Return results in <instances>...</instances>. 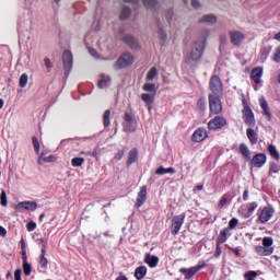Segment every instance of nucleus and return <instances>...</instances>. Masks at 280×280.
Returning a JSON list of instances; mask_svg holds the SVG:
<instances>
[{
    "instance_id": "obj_1",
    "label": "nucleus",
    "mask_w": 280,
    "mask_h": 280,
    "mask_svg": "<svg viewBox=\"0 0 280 280\" xmlns=\"http://www.w3.org/2000/svg\"><path fill=\"white\" fill-rule=\"evenodd\" d=\"M205 42H196L190 51L186 55V62L191 65V62H198L205 54Z\"/></svg>"
},
{
    "instance_id": "obj_2",
    "label": "nucleus",
    "mask_w": 280,
    "mask_h": 280,
    "mask_svg": "<svg viewBox=\"0 0 280 280\" xmlns=\"http://www.w3.org/2000/svg\"><path fill=\"white\" fill-rule=\"evenodd\" d=\"M272 244H275V240H272L270 236H265L262 238V246L257 245L255 247V253L260 257H270V255L275 253V247H272Z\"/></svg>"
},
{
    "instance_id": "obj_3",
    "label": "nucleus",
    "mask_w": 280,
    "mask_h": 280,
    "mask_svg": "<svg viewBox=\"0 0 280 280\" xmlns=\"http://www.w3.org/2000/svg\"><path fill=\"white\" fill-rule=\"evenodd\" d=\"M210 91L209 95H213L214 97L219 96L222 97V93H224V89L222 85V79L218 75H213L210 79Z\"/></svg>"
},
{
    "instance_id": "obj_4",
    "label": "nucleus",
    "mask_w": 280,
    "mask_h": 280,
    "mask_svg": "<svg viewBox=\"0 0 280 280\" xmlns=\"http://www.w3.org/2000/svg\"><path fill=\"white\" fill-rule=\"evenodd\" d=\"M132 62H135V57L130 52H125L116 61V69H126V67H130Z\"/></svg>"
},
{
    "instance_id": "obj_5",
    "label": "nucleus",
    "mask_w": 280,
    "mask_h": 280,
    "mask_svg": "<svg viewBox=\"0 0 280 280\" xmlns=\"http://www.w3.org/2000/svg\"><path fill=\"white\" fill-rule=\"evenodd\" d=\"M183 224H185V214H179L173 218L172 225H171V232L172 235H178V232L180 231Z\"/></svg>"
},
{
    "instance_id": "obj_6",
    "label": "nucleus",
    "mask_w": 280,
    "mask_h": 280,
    "mask_svg": "<svg viewBox=\"0 0 280 280\" xmlns=\"http://www.w3.org/2000/svg\"><path fill=\"white\" fill-rule=\"evenodd\" d=\"M210 112L213 115L222 113V103L220 96L209 95Z\"/></svg>"
},
{
    "instance_id": "obj_7",
    "label": "nucleus",
    "mask_w": 280,
    "mask_h": 280,
    "mask_svg": "<svg viewBox=\"0 0 280 280\" xmlns=\"http://www.w3.org/2000/svg\"><path fill=\"white\" fill-rule=\"evenodd\" d=\"M246 39V35L242 31H230V40L235 47H240Z\"/></svg>"
},
{
    "instance_id": "obj_8",
    "label": "nucleus",
    "mask_w": 280,
    "mask_h": 280,
    "mask_svg": "<svg viewBox=\"0 0 280 280\" xmlns=\"http://www.w3.org/2000/svg\"><path fill=\"white\" fill-rule=\"evenodd\" d=\"M275 215V209L272 207L268 206L265 207L258 217V221L260 224H266V222H269L272 217Z\"/></svg>"
},
{
    "instance_id": "obj_9",
    "label": "nucleus",
    "mask_w": 280,
    "mask_h": 280,
    "mask_svg": "<svg viewBox=\"0 0 280 280\" xmlns=\"http://www.w3.org/2000/svg\"><path fill=\"white\" fill-rule=\"evenodd\" d=\"M243 119L249 128H255V114L253 113V109L250 107L245 106L243 109Z\"/></svg>"
},
{
    "instance_id": "obj_10",
    "label": "nucleus",
    "mask_w": 280,
    "mask_h": 280,
    "mask_svg": "<svg viewBox=\"0 0 280 280\" xmlns=\"http://www.w3.org/2000/svg\"><path fill=\"white\" fill-rule=\"evenodd\" d=\"M72 67H73V55L71 54V51L66 50L63 52V68H65L66 75H69V73H71Z\"/></svg>"
},
{
    "instance_id": "obj_11",
    "label": "nucleus",
    "mask_w": 280,
    "mask_h": 280,
    "mask_svg": "<svg viewBox=\"0 0 280 280\" xmlns=\"http://www.w3.org/2000/svg\"><path fill=\"white\" fill-rule=\"evenodd\" d=\"M224 126H226V119L220 116H217L208 122V128L210 130H220V128H224Z\"/></svg>"
},
{
    "instance_id": "obj_12",
    "label": "nucleus",
    "mask_w": 280,
    "mask_h": 280,
    "mask_svg": "<svg viewBox=\"0 0 280 280\" xmlns=\"http://www.w3.org/2000/svg\"><path fill=\"white\" fill-rule=\"evenodd\" d=\"M259 106L262 109V115L266 117V120L270 121L272 119V113H270V107L268 106L266 97L261 96L259 98Z\"/></svg>"
},
{
    "instance_id": "obj_13",
    "label": "nucleus",
    "mask_w": 280,
    "mask_h": 280,
    "mask_svg": "<svg viewBox=\"0 0 280 280\" xmlns=\"http://www.w3.org/2000/svg\"><path fill=\"white\" fill-rule=\"evenodd\" d=\"M124 130L126 132H135V130H137V122L132 120V116H130V114H125Z\"/></svg>"
},
{
    "instance_id": "obj_14",
    "label": "nucleus",
    "mask_w": 280,
    "mask_h": 280,
    "mask_svg": "<svg viewBox=\"0 0 280 280\" xmlns=\"http://www.w3.org/2000/svg\"><path fill=\"white\" fill-rule=\"evenodd\" d=\"M145 200H148V187L142 186L140 188V191L138 192L136 206L137 207H142V205L145 202Z\"/></svg>"
},
{
    "instance_id": "obj_15",
    "label": "nucleus",
    "mask_w": 280,
    "mask_h": 280,
    "mask_svg": "<svg viewBox=\"0 0 280 280\" xmlns=\"http://www.w3.org/2000/svg\"><path fill=\"white\" fill-rule=\"evenodd\" d=\"M253 167H264L266 165V154L258 153L252 159Z\"/></svg>"
},
{
    "instance_id": "obj_16",
    "label": "nucleus",
    "mask_w": 280,
    "mask_h": 280,
    "mask_svg": "<svg viewBox=\"0 0 280 280\" xmlns=\"http://www.w3.org/2000/svg\"><path fill=\"white\" fill-rule=\"evenodd\" d=\"M154 97H156V94L151 93H143L141 95L142 102H144L145 106H148V110H152V104H154Z\"/></svg>"
},
{
    "instance_id": "obj_17",
    "label": "nucleus",
    "mask_w": 280,
    "mask_h": 280,
    "mask_svg": "<svg viewBox=\"0 0 280 280\" xmlns=\"http://www.w3.org/2000/svg\"><path fill=\"white\" fill-rule=\"evenodd\" d=\"M200 268H202L201 266H195L191 268H182L179 269V272H182V275H185V279H191V277H194V275H196V272H198V270H200Z\"/></svg>"
},
{
    "instance_id": "obj_18",
    "label": "nucleus",
    "mask_w": 280,
    "mask_h": 280,
    "mask_svg": "<svg viewBox=\"0 0 280 280\" xmlns=\"http://www.w3.org/2000/svg\"><path fill=\"white\" fill-rule=\"evenodd\" d=\"M207 137V131L205 129H197L194 133H192V141H195V143H200L202 141H205Z\"/></svg>"
},
{
    "instance_id": "obj_19",
    "label": "nucleus",
    "mask_w": 280,
    "mask_h": 280,
    "mask_svg": "<svg viewBox=\"0 0 280 280\" xmlns=\"http://www.w3.org/2000/svg\"><path fill=\"white\" fill-rule=\"evenodd\" d=\"M199 23L215 25L218 23V16H215L214 14H205L199 19Z\"/></svg>"
},
{
    "instance_id": "obj_20",
    "label": "nucleus",
    "mask_w": 280,
    "mask_h": 280,
    "mask_svg": "<svg viewBox=\"0 0 280 280\" xmlns=\"http://www.w3.org/2000/svg\"><path fill=\"white\" fill-rule=\"evenodd\" d=\"M229 235H231V230L229 228L223 229L217 238V244H224Z\"/></svg>"
},
{
    "instance_id": "obj_21",
    "label": "nucleus",
    "mask_w": 280,
    "mask_h": 280,
    "mask_svg": "<svg viewBox=\"0 0 280 280\" xmlns=\"http://www.w3.org/2000/svg\"><path fill=\"white\" fill-rule=\"evenodd\" d=\"M246 135H247V139L249 140V142L255 145V143H257L258 141V136H257V131H255L252 127H249L246 130Z\"/></svg>"
},
{
    "instance_id": "obj_22",
    "label": "nucleus",
    "mask_w": 280,
    "mask_h": 280,
    "mask_svg": "<svg viewBox=\"0 0 280 280\" xmlns=\"http://www.w3.org/2000/svg\"><path fill=\"white\" fill-rule=\"evenodd\" d=\"M261 75H264V69L255 68L252 70V80H254L256 84H259V80L261 79Z\"/></svg>"
},
{
    "instance_id": "obj_23",
    "label": "nucleus",
    "mask_w": 280,
    "mask_h": 280,
    "mask_svg": "<svg viewBox=\"0 0 280 280\" xmlns=\"http://www.w3.org/2000/svg\"><path fill=\"white\" fill-rule=\"evenodd\" d=\"M144 261L148 264V266H150V268H156L159 265V257L148 254L144 258Z\"/></svg>"
},
{
    "instance_id": "obj_24",
    "label": "nucleus",
    "mask_w": 280,
    "mask_h": 280,
    "mask_svg": "<svg viewBox=\"0 0 280 280\" xmlns=\"http://www.w3.org/2000/svg\"><path fill=\"white\" fill-rule=\"evenodd\" d=\"M148 275V268L145 266L138 267L135 272V277L138 280L143 279Z\"/></svg>"
},
{
    "instance_id": "obj_25",
    "label": "nucleus",
    "mask_w": 280,
    "mask_h": 280,
    "mask_svg": "<svg viewBox=\"0 0 280 280\" xmlns=\"http://www.w3.org/2000/svg\"><path fill=\"white\" fill-rule=\"evenodd\" d=\"M211 34V31L209 28H205L200 33V39L197 40V43H203V46L207 47V38H209V35Z\"/></svg>"
},
{
    "instance_id": "obj_26",
    "label": "nucleus",
    "mask_w": 280,
    "mask_h": 280,
    "mask_svg": "<svg viewBox=\"0 0 280 280\" xmlns=\"http://www.w3.org/2000/svg\"><path fill=\"white\" fill-rule=\"evenodd\" d=\"M110 84V77L102 74L101 80L98 81V88L100 89H106Z\"/></svg>"
},
{
    "instance_id": "obj_27",
    "label": "nucleus",
    "mask_w": 280,
    "mask_h": 280,
    "mask_svg": "<svg viewBox=\"0 0 280 280\" xmlns=\"http://www.w3.org/2000/svg\"><path fill=\"white\" fill-rule=\"evenodd\" d=\"M240 152H241V154H243V156L245 159L250 161V150L248 149V147L245 143L240 144Z\"/></svg>"
},
{
    "instance_id": "obj_28",
    "label": "nucleus",
    "mask_w": 280,
    "mask_h": 280,
    "mask_svg": "<svg viewBox=\"0 0 280 280\" xmlns=\"http://www.w3.org/2000/svg\"><path fill=\"white\" fill-rule=\"evenodd\" d=\"M125 42L128 43V45L132 48V49H137V47H139V42H137L132 35H126L125 36Z\"/></svg>"
},
{
    "instance_id": "obj_29",
    "label": "nucleus",
    "mask_w": 280,
    "mask_h": 280,
    "mask_svg": "<svg viewBox=\"0 0 280 280\" xmlns=\"http://www.w3.org/2000/svg\"><path fill=\"white\" fill-rule=\"evenodd\" d=\"M137 159H139V152L137 149H133L129 152V158H128V165H132V163H136Z\"/></svg>"
},
{
    "instance_id": "obj_30",
    "label": "nucleus",
    "mask_w": 280,
    "mask_h": 280,
    "mask_svg": "<svg viewBox=\"0 0 280 280\" xmlns=\"http://www.w3.org/2000/svg\"><path fill=\"white\" fill-rule=\"evenodd\" d=\"M142 89H143V91H147V93H151L153 95H156V84H154V83L148 82L143 85Z\"/></svg>"
},
{
    "instance_id": "obj_31",
    "label": "nucleus",
    "mask_w": 280,
    "mask_h": 280,
    "mask_svg": "<svg viewBox=\"0 0 280 280\" xmlns=\"http://www.w3.org/2000/svg\"><path fill=\"white\" fill-rule=\"evenodd\" d=\"M54 161H56V158L54 155H49V156H44V155H40L38 158V165H43V163H54Z\"/></svg>"
},
{
    "instance_id": "obj_32",
    "label": "nucleus",
    "mask_w": 280,
    "mask_h": 280,
    "mask_svg": "<svg viewBox=\"0 0 280 280\" xmlns=\"http://www.w3.org/2000/svg\"><path fill=\"white\" fill-rule=\"evenodd\" d=\"M259 207V205L257 202H250L248 206H247V211L248 212H245V218H250V215H253L255 209H257Z\"/></svg>"
},
{
    "instance_id": "obj_33",
    "label": "nucleus",
    "mask_w": 280,
    "mask_h": 280,
    "mask_svg": "<svg viewBox=\"0 0 280 280\" xmlns=\"http://www.w3.org/2000/svg\"><path fill=\"white\" fill-rule=\"evenodd\" d=\"M158 75H159V70H156V68L152 67L147 74V80L149 82H152V80H154Z\"/></svg>"
},
{
    "instance_id": "obj_34",
    "label": "nucleus",
    "mask_w": 280,
    "mask_h": 280,
    "mask_svg": "<svg viewBox=\"0 0 280 280\" xmlns=\"http://www.w3.org/2000/svg\"><path fill=\"white\" fill-rule=\"evenodd\" d=\"M268 152H269V154H270L273 159H276V161H279L280 155H279V151H277V147L270 144V145L268 147Z\"/></svg>"
},
{
    "instance_id": "obj_35",
    "label": "nucleus",
    "mask_w": 280,
    "mask_h": 280,
    "mask_svg": "<svg viewBox=\"0 0 280 280\" xmlns=\"http://www.w3.org/2000/svg\"><path fill=\"white\" fill-rule=\"evenodd\" d=\"M36 244H38V246H42V253L44 255H47V240L36 238Z\"/></svg>"
},
{
    "instance_id": "obj_36",
    "label": "nucleus",
    "mask_w": 280,
    "mask_h": 280,
    "mask_svg": "<svg viewBox=\"0 0 280 280\" xmlns=\"http://www.w3.org/2000/svg\"><path fill=\"white\" fill-rule=\"evenodd\" d=\"M26 211H36L38 203L36 201H24Z\"/></svg>"
},
{
    "instance_id": "obj_37",
    "label": "nucleus",
    "mask_w": 280,
    "mask_h": 280,
    "mask_svg": "<svg viewBox=\"0 0 280 280\" xmlns=\"http://www.w3.org/2000/svg\"><path fill=\"white\" fill-rule=\"evenodd\" d=\"M23 270H24V275L26 277H30V275H32V265L30 262H27L25 257H24V261H23Z\"/></svg>"
},
{
    "instance_id": "obj_38",
    "label": "nucleus",
    "mask_w": 280,
    "mask_h": 280,
    "mask_svg": "<svg viewBox=\"0 0 280 280\" xmlns=\"http://www.w3.org/2000/svg\"><path fill=\"white\" fill-rule=\"evenodd\" d=\"M131 10L129 7H122L121 11H120V19L121 21H125V19H128V16H130L131 14Z\"/></svg>"
},
{
    "instance_id": "obj_39",
    "label": "nucleus",
    "mask_w": 280,
    "mask_h": 280,
    "mask_svg": "<svg viewBox=\"0 0 280 280\" xmlns=\"http://www.w3.org/2000/svg\"><path fill=\"white\" fill-rule=\"evenodd\" d=\"M71 163L73 167H82L84 165V158H74Z\"/></svg>"
},
{
    "instance_id": "obj_40",
    "label": "nucleus",
    "mask_w": 280,
    "mask_h": 280,
    "mask_svg": "<svg viewBox=\"0 0 280 280\" xmlns=\"http://www.w3.org/2000/svg\"><path fill=\"white\" fill-rule=\"evenodd\" d=\"M103 121H104L105 128H108V126H110V112H109V109L105 110L104 116H103Z\"/></svg>"
},
{
    "instance_id": "obj_41",
    "label": "nucleus",
    "mask_w": 280,
    "mask_h": 280,
    "mask_svg": "<svg viewBox=\"0 0 280 280\" xmlns=\"http://www.w3.org/2000/svg\"><path fill=\"white\" fill-rule=\"evenodd\" d=\"M30 78L27 77L26 73H23L21 77H20V86L21 89H25L27 86V82H28Z\"/></svg>"
},
{
    "instance_id": "obj_42",
    "label": "nucleus",
    "mask_w": 280,
    "mask_h": 280,
    "mask_svg": "<svg viewBox=\"0 0 280 280\" xmlns=\"http://www.w3.org/2000/svg\"><path fill=\"white\" fill-rule=\"evenodd\" d=\"M143 5L149 9L156 8L159 1L158 0H142Z\"/></svg>"
},
{
    "instance_id": "obj_43",
    "label": "nucleus",
    "mask_w": 280,
    "mask_h": 280,
    "mask_svg": "<svg viewBox=\"0 0 280 280\" xmlns=\"http://www.w3.org/2000/svg\"><path fill=\"white\" fill-rule=\"evenodd\" d=\"M45 255L46 254L42 253L40 260H39V266L40 268H43V270H47V264H48L47 257H45Z\"/></svg>"
},
{
    "instance_id": "obj_44",
    "label": "nucleus",
    "mask_w": 280,
    "mask_h": 280,
    "mask_svg": "<svg viewBox=\"0 0 280 280\" xmlns=\"http://www.w3.org/2000/svg\"><path fill=\"white\" fill-rule=\"evenodd\" d=\"M0 205L2 207H8V195L5 194V190H2L1 191V195H0Z\"/></svg>"
},
{
    "instance_id": "obj_45",
    "label": "nucleus",
    "mask_w": 280,
    "mask_h": 280,
    "mask_svg": "<svg viewBox=\"0 0 280 280\" xmlns=\"http://www.w3.org/2000/svg\"><path fill=\"white\" fill-rule=\"evenodd\" d=\"M245 280H256L257 279V271H247L244 275Z\"/></svg>"
},
{
    "instance_id": "obj_46",
    "label": "nucleus",
    "mask_w": 280,
    "mask_h": 280,
    "mask_svg": "<svg viewBox=\"0 0 280 280\" xmlns=\"http://www.w3.org/2000/svg\"><path fill=\"white\" fill-rule=\"evenodd\" d=\"M33 148L36 154H40V143L38 142V138L33 137Z\"/></svg>"
},
{
    "instance_id": "obj_47",
    "label": "nucleus",
    "mask_w": 280,
    "mask_h": 280,
    "mask_svg": "<svg viewBox=\"0 0 280 280\" xmlns=\"http://www.w3.org/2000/svg\"><path fill=\"white\" fill-rule=\"evenodd\" d=\"M280 167L277 165V163L271 162L270 168H269V174H279Z\"/></svg>"
},
{
    "instance_id": "obj_48",
    "label": "nucleus",
    "mask_w": 280,
    "mask_h": 280,
    "mask_svg": "<svg viewBox=\"0 0 280 280\" xmlns=\"http://www.w3.org/2000/svg\"><path fill=\"white\" fill-rule=\"evenodd\" d=\"M197 108H199V110H205L207 108V101L205 98H200L197 103Z\"/></svg>"
},
{
    "instance_id": "obj_49",
    "label": "nucleus",
    "mask_w": 280,
    "mask_h": 280,
    "mask_svg": "<svg viewBox=\"0 0 280 280\" xmlns=\"http://www.w3.org/2000/svg\"><path fill=\"white\" fill-rule=\"evenodd\" d=\"M158 36H159L160 40H167V32H165V30H163V28L159 30Z\"/></svg>"
},
{
    "instance_id": "obj_50",
    "label": "nucleus",
    "mask_w": 280,
    "mask_h": 280,
    "mask_svg": "<svg viewBox=\"0 0 280 280\" xmlns=\"http://www.w3.org/2000/svg\"><path fill=\"white\" fill-rule=\"evenodd\" d=\"M15 211H18L19 213H21L22 211H26L25 208V201H21L15 206Z\"/></svg>"
},
{
    "instance_id": "obj_51",
    "label": "nucleus",
    "mask_w": 280,
    "mask_h": 280,
    "mask_svg": "<svg viewBox=\"0 0 280 280\" xmlns=\"http://www.w3.org/2000/svg\"><path fill=\"white\" fill-rule=\"evenodd\" d=\"M238 213H241V215H243V218H246V214H245V213H248V206H242V207L238 209Z\"/></svg>"
},
{
    "instance_id": "obj_52",
    "label": "nucleus",
    "mask_w": 280,
    "mask_h": 280,
    "mask_svg": "<svg viewBox=\"0 0 280 280\" xmlns=\"http://www.w3.org/2000/svg\"><path fill=\"white\" fill-rule=\"evenodd\" d=\"M219 40H220V45L224 46L228 43L229 38L226 37V34H221L219 37Z\"/></svg>"
},
{
    "instance_id": "obj_53",
    "label": "nucleus",
    "mask_w": 280,
    "mask_h": 280,
    "mask_svg": "<svg viewBox=\"0 0 280 280\" xmlns=\"http://www.w3.org/2000/svg\"><path fill=\"white\" fill-rule=\"evenodd\" d=\"M237 223H238V221H237V219H232L230 222H229V231H230V229L232 230V229H235V226H237Z\"/></svg>"
},
{
    "instance_id": "obj_54",
    "label": "nucleus",
    "mask_w": 280,
    "mask_h": 280,
    "mask_svg": "<svg viewBox=\"0 0 280 280\" xmlns=\"http://www.w3.org/2000/svg\"><path fill=\"white\" fill-rule=\"evenodd\" d=\"M26 229L28 232L34 231L36 229V222H34V221L28 222L26 225Z\"/></svg>"
},
{
    "instance_id": "obj_55",
    "label": "nucleus",
    "mask_w": 280,
    "mask_h": 280,
    "mask_svg": "<svg viewBox=\"0 0 280 280\" xmlns=\"http://www.w3.org/2000/svg\"><path fill=\"white\" fill-rule=\"evenodd\" d=\"M155 174H158L159 176H163V174H167V171L165 167L160 166L159 168H156Z\"/></svg>"
},
{
    "instance_id": "obj_56",
    "label": "nucleus",
    "mask_w": 280,
    "mask_h": 280,
    "mask_svg": "<svg viewBox=\"0 0 280 280\" xmlns=\"http://www.w3.org/2000/svg\"><path fill=\"white\" fill-rule=\"evenodd\" d=\"M273 61L275 62H280V47L277 48L275 55H273Z\"/></svg>"
},
{
    "instance_id": "obj_57",
    "label": "nucleus",
    "mask_w": 280,
    "mask_h": 280,
    "mask_svg": "<svg viewBox=\"0 0 280 280\" xmlns=\"http://www.w3.org/2000/svg\"><path fill=\"white\" fill-rule=\"evenodd\" d=\"M89 54L91 55L92 58H96V59L100 58V55L93 48H89Z\"/></svg>"
},
{
    "instance_id": "obj_58",
    "label": "nucleus",
    "mask_w": 280,
    "mask_h": 280,
    "mask_svg": "<svg viewBox=\"0 0 280 280\" xmlns=\"http://www.w3.org/2000/svg\"><path fill=\"white\" fill-rule=\"evenodd\" d=\"M226 202H229V199L226 197H223L220 201H219V209H222L224 207V205H226Z\"/></svg>"
},
{
    "instance_id": "obj_59",
    "label": "nucleus",
    "mask_w": 280,
    "mask_h": 280,
    "mask_svg": "<svg viewBox=\"0 0 280 280\" xmlns=\"http://www.w3.org/2000/svg\"><path fill=\"white\" fill-rule=\"evenodd\" d=\"M44 65L46 69H51V59L50 58H45L44 59Z\"/></svg>"
},
{
    "instance_id": "obj_60",
    "label": "nucleus",
    "mask_w": 280,
    "mask_h": 280,
    "mask_svg": "<svg viewBox=\"0 0 280 280\" xmlns=\"http://www.w3.org/2000/svg\"><path fill=\"white\" fill-rule=\"evenodd\" d=\"M21 275H22L21 269H16L14 272V280H22Z\"/></svg>"
},
{
    "instance_id": "obj_61",
    "label": "nucleus",
    "mask_w": 280,
    "mask_h": 280,
    "mask_svg": "<svg viewBox=\"0 0 280 280\" xmlns=\"http://www.w3.org/2000/svg\"><path fill=\"white\" fill-rule=\"evenodd\" d=\"M191 7H192L195 10H198V8H200V1H198V0H191Z\"/></svg>"
},
{
    "instance_id": "obj_62",
    "label": "nucleus",
    "mask_w": 280,
    "mask_h": 280,
    "mask_svg": "<svg viewBox=\"0 0 280 280\" xmlns=\"http://www.w3.org/2000/svg\"><path fill=\"white\" fill-rule=\"evenodd\" d=\"M114 159L116 161H121V159H124V151H118V153H116Z\"/></svg>"
},
{
    "instance_id": "obj_63",
    "label": "nucleus",
    "mask_w": 280,
    "mask_h": 280,
    "mask_svg": "<svg viewBox=\"0 0 280 280\" xmlns=\"http://www.w3.org/2000/svg\"><path fill=\"white\" fill-rule=\"evenodd\" d=\"M5 235H8V231L5 230V228L0 225V236L5 237Z\"/></svg>"
},
{
    "instance_id": "obj_64",
    "label": "nucleus",
    "mask_w": 280,
    "mask_h": 280,
    "mask_svg": "<svg viewBox=\"0 0 280 280\" xmlns=\"http://www.w3.org/2000/svg\"><path fill=\"white\" fill-rule=\"evenodd\" d=\"M243 200H248V190L246 189V190H244V192H243Z\"/></svg>"
}]
</instances>
